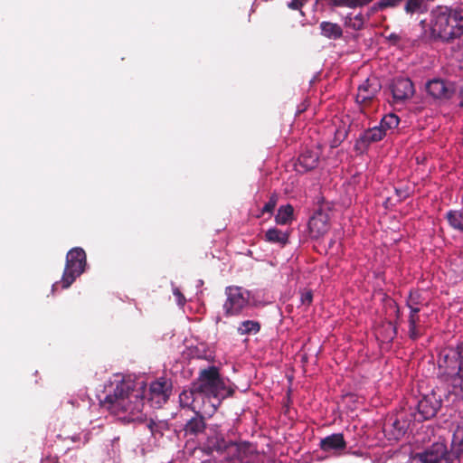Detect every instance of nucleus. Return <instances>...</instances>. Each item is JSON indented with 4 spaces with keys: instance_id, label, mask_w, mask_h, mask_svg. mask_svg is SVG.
Here are the masks:
<instances>
[{
    "instance_id": "nucleus-1",
    "label": "nucleus",
    "mask_w": 463,
    "mask_h": 463,
    "mask_svg": "<svg viewBox=\"0 0 463 463\" xmlns=\"http://www.w3.org/2000/svg\"><path fill=\"white\" fill-rule=\"evenodd\" d=\"M131 380L115 375L105 387V397L101 405L118 420L125 422H141L146 420L144 400L138 390L134 389Z\"/></svg>"
},
{
    "instance_id": "nucleus-2",
    "label": "nucleus",
    "mask_w": 463,
    "mask_h": 463,
    "mask_svg": "<svg viewBox=\"0 0 463 463\" xmlns=\"http://www.w3.org/2000/svg\"><path fill=\"white\" fill-rule=\"evenodd\" d=\"M430 34L435 39L450 42L463 35V9L452 10L439 6L431 11Z\"/></svg>"
},
{
    "instance_id": "nucleus-3",
    "label": "nucleus",
    "mask_w": 463,
    "mask_h": 463,
    "mask_svg": "<svg viewBox=\"0 0 463 463\" xmlns=\"http://www.w3.org/2000/svg\"><path fill=\"white\" fill-rule=\"evenodd\" d=\"M195 389L204 392L218 402L233 393L229 381L222 379L217 367L211 366L200 372L198 379L194 382Z\"/></svg>"
},
{
    "instance_id": "nucleus-4",
    "label": "nucleus",
    "mask_w": 463,
    "mask_h": 463,
    "mask_svg": "<svg viewBox=\"0 0 463 463\" xmlns=\"http://www.w3.org/2000/svg\"><path fill=\"white\" fill-rule=\"evenodd\" d=\"M207 448L221 454L222 458L232 463H249L246 460V447L232 441H227L222 434L209 437Z\"/></svg>"
},
{
    "instance_id": "nucleus-5",
    "label": "nucleus",
    "mask_w": 463,
    "mask_h": 463,
    "mask_svg": "<svg viewBox=\"0 0 463 463\" xmlns=\"http://www.w3.org/2000/svg\"><path fill=\"white\" fill-rule=\"evenodd\" d=\"M86 265V254L81 248H74L67 253L66 266L61 283L62 288H69L75 279L80 276Z\"/></svg>"
},
{
    "instance_id": "nucleus-6",
    "label": "nucleus",
    "mask_w": 463,
    "mask_h": 463,
    "mask_svg": "<svg viewBox=\"0 0 463 463\" xmlns=\"http://www.w3.org/2000/svg\"><path fill=\"white\" fill-rule=\"evenodd\" d=\"M225 295L226 300L223 304V311L228 317L241 314L250 303V292L241 287H227Z\"/></svg>"
},
{
    "instance_id": "nucleus-7",
    "label": "nucleus",
    "mask_w": 463,
    "mask_h": 463,
    "mask_svg": "<svg viewBox=\"0 0 463 463\" xmlns=\"http://www.w3.org/2000/svg\"><path fill=\"white\" fill-rule=\"evenodd\" d=\"M460 358V352L458 349H445L439 354V367L443 370L444 374L452 377L458 365L462 364Z\"/></svg>"
},
{
    "instance_id": "nucleus-8",
    "label": "nucleus",
    "mask_w": 463,
    "mask_h": 463,
    "mask_svg": "<svg viewBox=\"0 0 463 463\" xmlns=\"http://www.w3.org/2000/svg\"><path fill=\"white\" fill-rule=\"evenodd\" d=\"M447 449L442 443H435L431 449L412 458L411 463H448Z\"/></svg>"
},
{
    "instance_id": "nucleus-9",
    "label": "nucleus",
    "mask_w": 463,
    "mask_h": 463,
    "mask_svg": "<svg viewBox=\"0 0 463 463\" xmlns=\"http://www.w3.org/2000/svg\"><path fill=\"white\" fill-rule=\"evenodd\" d=\"M220 404L221 402H216L213 397H209L204 392L196 390L193 411L196 414L212 415L215 412Z\"/></svg>"
},
{
    "instance_id": "nucleus-10",
    "label": "nucleus",
    "mask_w": 463,
    "mask_h": 463,
    "mask_svg": "<svg viewBox=\"0 0 463 463\" xmlns=\"http://www.w3.org/2000/svg\"><path fill=\"white\" fill-rule=\"evenodd\" d=\"M329 218L325 213H316L309 220L308 229L312 238L318 239L329 230Z\"/></svg>"
},
{
    "instance_id": "nucleus-11",
    "label": "nucleus",
    "mask_w": 463,
    "mask_h": 463,
    "mask_svg": "<svg viewBox=\"0 0 463 463\" xmlns=\"http://www.w3.org/2000/svg\"><path fill=\"white\" fill-rule=\"evenodd\" d=\"M171 384L165 379H159L150 384V401L161 406L169 397Z\"/></svg>"
},
{
    "instance_id": "nucleus-12",
    "label": "nucleus",
    "mask_w": 463,
    "mask_h": 463,
    "mask_svg": "<svg viewBox=\"0 0 463 463\" xmlns=\"http://www.w3.org/2000/svg\"><path fill=\"white\" fill-rule=\"evenodd\" d=\"M426 90L435 99H449L455 90L451 83L442 80H430L426 85Z\"/></svg>"
},
{
    "instance_id": "nucleus-13",
    "label": "nucleus",
    "mask_w": 463,
    "mask_h": 463,
    "mask_svg": "<svg viewBox=\"0 0 463 463\" xmlns=\"http://www.w3.org/2000/svg\"><path fill=\"white\" fill-rule=\"evenodd\" d=\"M392 93L395 102H402L413 95V84L409 79H396L392 85Z\"/></svg>"
},
{
    "instance_id": "nucleus-14",
    "label": "nucleus",
    "mask_w": 463,
    "mask_h": 463,
    "mask_svg": "<svg viewBox=\"0 0 463 463\" xmlns=\"http://www.w3.org/2000/svg\"><path fill=\"white\" fill-rule=\"evenodd\" d=\"M440 408V400L434 393L424 396L418 402V411L423 420L434 417Z\"/></svg>"
},
{
    "instance_id": "nucleus-15",
    "label": "nucleus",
    "mask_w": 463,
    "mask_h": 463,
    "mask_svg": "<svg viewBox=\"0 0 463 463\" xmlns=\"http://www.w3.org/2000/svg\"><path fill=\"white\" fill-rule=\"evenodd\" d=\"M346 447L343 434L335 433L320 440V448L326 452L339 454Z\"/></svg>"
},
{
    "instance_id": "nucleus-16",
    "label": "nucleus",
    "mask_w": 463,
    "mask_h": 463,
    "mask_svg": "<svg viewBox=\"0 0 463 463\" xmlns=\"http://www.w3.org/2000/svg\"><path fill=\"white\" fill-rule=\"evenodd\" d=\"M425 333L424 321L420 312H410L408 316V335L411 340H417Z\"/></svg>"
},
{
    "instance_id": "nucleus-17",
    "label": "nucleus",
    "mask_w": 463,
    "mask_h": 463,
    "mask_svg": "<svg viewBox=\"0 0 463 463\" xmlns=\"http://www.w3.org/2000/svg\"><path fill=\"white\" fill-rule=\"evenodd\" d=\"M318 163V155L315 151L307 150L298 157V165L304 171L314 169Z\"/></svg>"
},
{
    "instance_id": "nucleus-18",
    "label": "nucleus",
    "mask_w": 463,
    "mask_h": 463,
    "mask_svg": "<svg viewBox=\"0 0 463 463\" xmlns=\"http://www.w3.org/2000/svg\"><path fill=\"white\" fill-rule=\"evenodd\" d=\"M321 34L328 39L336 40L342 37L343 29L342 27L331 22H322L320 24Z\"/></svg>"
},
{
    "instance_id": "nucleus-19",
    "label": "nucleus",
    "mask_w": 463,
    "mask_h": 463,
    "mask_svg": "<svg viewBox=\"0 0 463 463\" xmlns=\"http://www.w3.org/2000/svg\"><path fill=\"white\" fill-rule=\"evenodd\" d=\"M377 90V87L373 86L367 80L364 83L359 86L356 95V101L359 103H364L367 100L372 99L375 96Z\"/></svg>"
},
{
    "instance_id": "nucleus-20",
    "label": "nucleus",
    "mask_w": 463,
    "mask_h": 463,
    "mask_svg": "<svg viewBox=\"0 0 463 463\" xmlns=\"http://www.w3.org/2000/svg\"><path fill=\"white\" fill-rule=\"evenodd\" d=\"M205 429V423L203 416L196 414L195 417L192 418L184 426L185 435L196 436L202 433Z\"/></svg>"
},
{
    "instance_id": "nucleus-21",
    "label": "nucleus",
    "mask_w": 463,
    "mask_h": 463,
    "mask_svg": "<svg viewBox=\"0 0 463 463\" xmlns=\"http://www.w3.org/2000/svg\"><path fill=\"white\" fill-rule=\"evenodd\" d=\"M451 450L458 456L463 453V420L459 421L453 432L451 439Z\"/></svg>"
},
{
    "instance_id": "nucleus-22",
    "label": "nucleus",
    "mask_w": 463,
    "mask_h": 463,
    "mask_svg": "<svg viewBox=\"0 0 463 463\" xmlns=\"http://www.w3.org/2000/svg\"><path fill=\"white\" fill-rule=\"evenodd\" d=\"M385 136L383 129L376 126L364 131L360 139L363 143L370 144L382 140Z\"/></svg>"
},
{
    "instance_id": "nucleus-23",
    "label": "nucleus",
    "mask_w": 463,
    "mask_h": 463,
    "mask_svg": "<svg viewBox=\"0 0 463 463\" xmlns=\"http://www.w3.org/2000/svg\"><path fill=\"white\" fill-rule=\"evenodd\" d=\"M373 0H326L329 5L334 7H346L354 9L364 6Z\"/></svg>"
},
{
    "instance_id": "nucleus-24",
    "label": "nucleus",
    "mask_w": 463,
    "mask_h": 463,
    "mask_svg": "<svg viewBox=\"0 0 463 463\" xmlns=\"http://www.w3.org/2000/svg\"><path fill=\"white\" fill-rule=\"evenodd\" d=\"M365 21H366V18L362 13H359L354 15H353L352 14H349L345 17L344 24L348 28H351L355 31H359L364 28Z\"/></svg>"
},
{
    "instance_id": "nucleus-25",
    "label": "nucleus",
    "mask_w": 463,
    "mask_h": 463,
    "mask_svg": "<svg viewBox=\"0 0 463 463\" xmlns=\"http://www.w3.org/2000/svg\"><path fill=\"white\" fill-rule=\"evenodd\" d=\"M446 219L449 226L460 232H463V213L460 211H449L446 213Z\"/></svg>"
},
{
    "instance_id": "nucleus-26",
    "label": "nucleus",
    "mask_w": 463,
    "mask_h": 463,
    "mask_svg": "<svg viewBox=\"0 0 463 463\" xmlns=\"http://www.w3.org/2000/svg\"><path fill=\"white\" fill-rule=\"evenodd\" d=\"M265 239L269 242L286 244L288 242V235L276 228L269 229L265 233Z\"/></svg>"
},
{
    "instance_id": "nucleus-27",
    "label": "nucleus",
    "mask_w": 463,
    "mask_h": 463,
    "mask_svg": "<svg viewBox=\"0 0 463 463\" xmlns=\"http://www.w3.org/2000/svg\"><path fill=\"white\" fill-rule=\"evenodd\" d=\"M197 389L193 383L189 390H184L179 395V402L182 407H187L193 411L194 403V395Z\"/></svg>"
},
{
    "instance_id": "nucleus-28",
    "label": "nucleus",
    "mask_w": 463,
    "mask_h": 463,
    "mask_svg": "<svg viewBox=\"0 0 463 463\" xmlns=\"http://www.w3.org/2000/svg\"><path fill=\"white\" fill-rule=\"evenodd\" d=\"M406 305L409 307L410 312H420L421 307L426 306L427 304L421 298V295L415 291L410 293Z\"/></svg>"
},
{
    "instance_id": "nucleus-29",
    "label": "nucleus",
    "mask_w": 463,
    "mask_h": 463,
    "mask_svg": "<svg viewBox=\"0 0 463 463\" xmlns=\"http://www.w3.org/2000/svg\"><path fill=\"white\" fill-rule=\"evenodd\" d=\"M451 385L457 394L463 396V363L458 365L457 372L452 375Z\"/></svg>"
},
{
    "instance_id": "nucleus-30",
    "label": "nucleus",
    "mask_w": 463,
    "mask_h": 463,
    "mask_svg": "<svg viewBox=\"0 0 463 463\" xmlns=\"http://www.w3.org/2000/svg\"><path fill=\"white\" fill-rule=\"evenodd\" d=\"M400 119L399 118L394 114H387L385 115L381 122H380V128L383 129V132L387 135V131L392 130L396 128L399 125Z\"/></svg>"
},
{
    "instance_id": "nucleus-31",
    "label": "nucleus",
    "mask_w": 463,
    "mask_h": 463,
    "mask_svg": "<svg viewBox=\"0 0 463 463\" xmlns=\"http://www.w3.org/2000/svg\"><path fill=\"white\" fill-rule=\"evenodd\" d=\"M293 214V207L289 204L279 207L278 213L276 215V222L279 224H286L288 223Z\"/></svg>"
},
{
    "instance_id": "nucleus-32",
    "label": "nucleus",
    "mask_w": 463,
    "mask_h": 463,
    "mask_svg": "<svg viewBox=\"0 0 463 463\" xmlns=\"http://www.w3.org/2000/svg\"><path fill=\"white\" fill-rule=\"evenodd\" d=\"M260 325L259 322L254 320L243 321L238 327V332L241 335L256 334L260 331Z\"/></svg>"
},
{
    "instance_id": "nucleus-33",
    "label": "nucleus",
    "mask_w": 463,
    "mask_h": 463,
    "mask_svg": "<svg viewBox=\"0 0 463 463\" xmlns=\"http://www.w3.org/2000/svg\"><path fill=\"white\" fill-rule=\"evenodd\" d=\"M402 0H381L373 6V11L378 9H385L388 7H395L401 4Z\"/></svg>"
},
{
    "instance_id": "nucleus-34",
    "label": "nucleus",
    "mask_w": 463,
    "mask_h": 463,
    "mask_svg": "<svg viewBox=\"0 0 463 463\" xmlns=\"http://www.w3.org/2000/svg\"><path fill=\"white\" fill-rule=\"evenodd\" d=\"M423 4V0H407L405 5V11L408 14H413L419 11Z\"/></svg>"
},
{
    "instance_id": "nucleus-35",
    "label": "nucleus",
    "mask_w": 463,
    "mask_h": 463,
    "mask_svg": "<svg viewBox=\"0 0 463 463\" xmlns=\"http://www.w3.org/2000/svg\"><path fill=\"white\" fill-rule=\"evenodd\" d=\"M312 300H313V294H312L311 290L304 289L301 291L300 301H301L302 305L308 307L311 304Z\"/></svg>"
},
{
    "instance_id": "nucleus-36",
    "label": "nucleus",
    "mask_w": 463,
    "mask_h": 463,
    "mask_svg": "<svg viewBox=\"0 0 463 463\" xmlns=\"http://www.w3.org/2000/svg\"><path fill=\"white\" fill-rule=\"evenodd\" d=\"M276 204H277V198H276V196H271L269 198V202L263 206L262 213H272V211L276 207Z\"/></svg>"
},
{
    "instance_id": "nucleus-37",
    "label": "nucleus",
    "mask_w": 463,
    "mask_h": 463,
    "mask_svg": "<svg viewBox=\"0 0 463 463\" xmlns=\"http://www.w3.org/2000/svg\"><path fill=\"white\" fill-rule=\"evenodd\" d=\"M173 294L174 296L176 298V301H177V304L179 306H184V303H185V298L184 297V295L181 293V291L179 290L178 288H173Z\"/></svg>"
},
{
    "instance_id": "nucleus-38",
    "label": "nucleus",
    "mask_w": 463,
    "mask_h": 463,
    "mask_svg": "<svg viewBox=\"0 0 463 463\" xmlns=\"http://www.w3.org/2000/svg\"><path fill=\"white\" fill-rule=\"evenodd\" d=\"M307 0H291L288 6L291 9L298 10L304 5Z\"/></svg>"
},
{
    "instance_id": "nucleus-39",
    "label": "nucleus",
    "mask_w": 463,
    "mask_h": 463,
    "mask_svg": "<svg viewBox=\"0 0 463 463\" xmlns=\"http://www.w3.org/2000/svg\"><path fill=\"white\" fill-rule=\"evenodd\" d=\"M459 106L463 107V83L459 87Z\"/></svg>"
},
{
    "instance_id": "nucleus-40",
    "label": "nucleus",
    "mask_w": 463,
    "mask_h": 463,
    "mask_svg": "<svg viewBox=\"0 0 463 463\" xmlns=\"http://www.w3.org/2000/svg\"><path fill=\"white\" fill-rule=\"evenodd\" d=\"M391 37H392V39H396V38H397V36H394V35H392V34L391 35Z\"/></svg>"
},
{
    "instance_id": "nucleus-41",
    "label": "nucleus",
    "mask_w": 463,
    "mask_h": 463,
    "mask_svg": "<svg viewBox=\"0 0 463 463\" xmlns=\"http://www.w3.org/2000/svg\"><path fill=\"white\" fill-rule=\"evenodd\" d=\"M55 288H56V284H53L52 285V290H54Z\"/></svg>"
}]
</instances>
